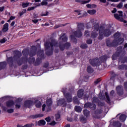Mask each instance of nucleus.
<instances>
[{"mask_svg": "<svg viewBox=\"0 0 127 127\" xmlns=\"http://www.w3.org/2000/svg\"><path fill=\"white\" fill-rule=\"evenodd\" d=\"M118 57V55L115 54L112 56V59L113 60H116L117 59V58Z\"/></svg>", "mask_w": 127, "mask_h": 127, "instance_id": "obj_41", "label": "nucleus"}, {"mask_svg": "<svg viewBox=\"0 0 127 127\" xmlns=\"http://www.w3.org/2000/svg\"><path fill=\"white\" fill-rule=\"evenodd\" d=\"M73 101L74 103H75V104H79V101H78V99H77V97H74Z\"/></svg>", "mask_w": 127, "mask_h": 127, "instance_id": "obj_42", "label": "nucleus"}, {"mask_svg": "<svg viewBox=\"0 0 127 127\" xmlns=\"http://www.w3.org/2000/svg\"><path fill=\"white\" fill-rule=\"evenodd\" d=\"M62 103V105H63V104H64L65 103V99H62V100H61L60 101H58V105H60V103Z\"/></svg>", "mask_w": 127, "mask_h": 127, "instance_id": "obj_34", "label": "nucleus"}, {"mask_svg": "<svg viewBox=\"0 0 127 127\" xmlns=\"http://www.w3.org/2000/svg\"><path fill=\"white\" fill-rule=\"evenodd\" d=\"M84 36H85V37H89V31H85L84 32Z\"/></svg>", "mask_w": 127, "mask_h": 127, "instance_id": "obj_38", "label": "nucleus"}, {"mask_svg": "<svg viewBox=\"0 0 127 127\" xmlns=\"http://www.w3.org/2000/svg\"><path fill=\"white\" fill-rule=\"evenodd\" d=\"M7 113H9V114H11V113H13V109H10L8 110Z\"/></svg>", "mask_w": 127, "mask_h": 127, "instance_id": "obj_50", "label": "nucleus"}, {"mask_svg": "<svg viewBox=\"0 0 127 127\" xmlns=\"http://www.w3.org/2000/svg\"><path fill=\"white\" fill-rule=\"evenodd\" d=\"M67 121H68V122H73V119L72 118H68Z\"/></svg>", "mask_w": 127, "mask_h": 127, "instance_id": "obj_61", "label": "nucleus"}, {"mask_svg": "<svg viewBox=\"0 0 127 127\" xmlns=\"http://www.w3.org/2000/svg\"><path fill=\"white\" fill-rule=\"evenodd\" d=\"M83 95H84V90L82 89L79 90L77 93L78 98H82V97H83Z\"/></svg>", "mask_w": 127, "mask_h": 127, "instance_id": "obj_16", "label": "nucleus"}, {"mask_svg": "<svg viewBox=\"0 0 127 127\" xmlns=\"http://www.w3.org/2000/svg\"><path fill=\"white\" fill-rule=\"evenodd\" d=\"M22 53L24 56H25L26 57H27L28 56V55L27 54V52L26 51H23Z\"/></svg>", "mask_w": 127, "mask_h": 127, "instance_id": "obj_40", "label": "nucleus"}, {"mask_svg": "<svg viewBox=\"0 0 127 127\" xmlns=\"http://www.w3.org/2000/svg\"><path fill=\"white\" fill-rule=\"evenodd\" d=\"M74 109L75 111L77 113H80L82 111V108L80 106H75Z\"/></svg>", "mask_w": 127, "mask_h": 127, "instance_id": "obj_27", "label": "nucleus"}, {"mask_svg": "<svg viewBox=\"0 0 127 127\" xmlns=\"http://www.w3.org/2000/svg\"><path fill=\"white\" fill-rule=\"evenodd\" d=\"M6 66V62H4L3 63H0V70H1L2 68H3V67H5Z\"/></svg>", "mask_w": 127, "mask_h": 127, "instance_id": "obj_26", "label": "nucleus"}, {"mask_svg": "<svg viewBox=\"0 0 127 127\" xmlns=\"http://www.w3.org/2000/svg\"><path fill=\"white\" fill-rule=\"evenodd\" d=\"M13 105H14V102H13V101L10 100L6 103V106L8 107V108H11Z\"/></svg>", "mask_w": 127, "mask_h": 127, "instance_id": "obj_15", "label": "nucleus"}, {"mask_svg": "<svg viewBox=\"0 0 127 127\" xmlns=\"http://www.w3.org/2000/svg\"><path fill=\"white\" fill-rule=\"evenodd\" d=\"M67 40V36L65 35V34H64L60 38L59 40L60 43L59 48L60 50H61L62 51H63V50L65 49V47L66 48H69V47H70V45L68 43H67L65 45H64V43H65V42H66Z\"/></svg>", "mask_w": 127, "mask_h": 127, "instance_id": "obj_2", "label": "nucleus"}, {"mask_svg": "<svg viewBox=\"0 0 127 127\" xmlns=\"http://www.w3.org/2000/svg\"><path fill=\"white\" fill-rule=\"evenodd\" d=\"M80 48H82V49H86V48H88V45H87L86 44H82L80 46Z\"/></svg>", "mask_w": 127, "mask_h": 127, "instance_id": "obj_33", "label": "nucleus"}, {"mask_svg": "<svg viewBox=\"0 0 127 127\" xmlns=\"http://www.w3.org/2000/svg\"><path fill=\"white\" fill-rule=\"evenodd\" d=\"M124 86H125V88H127V82H125Z\"/></svg>", "mask_w": 127, "mask_h": 127, "instance_id": "obj_64", "label": "nucleus"}, {"mask_svg": "<svg viewBox=\"0 0 127 127\" xmlns=\"http://www.w3.org/2000/svg\"><path fill=\"white\" fill-rule=\"evenodd\" d=\"M87 70L88 73H93V72L94 71V70L93 69V68H92V67H91V66H88Z\"/></svg>", "mask_w": 127, "mask_h": 127, "instance_id": "obj_29", "label": "nucleus"}, {"mask_svg": "<svg viewBox=\"0 0 127 127\" xmlns=\"http://www.w3.org/2000/svg\"><path fill=\"white\" fill-rule=\"evenodd\" d=\"M6 40H7L6 39L3 38V39L0 40V42L1 43H4L6 41Z\"/></svg>", "mask_w": 127, "mask_h": 127, "instance_id": "obj_43", "label": "nucleus"}, {"mask_svg": "<svg viewBox=\"0 0 127 127\" xmlns=\"http://www.w3.org/2000/svg\"><path fill=\"white\" fill-rule=\"evenodd\" d=\"M29 4V3H22V7H27Z\"/></svg>", "mask_w": 127, "mask_h": 127, "instance_id": "obj_39", "label": "nucleus"}, {"mask_svg": "<svg viewBox=\"0 0 127 127\" xmlns=\"http://www.w3.org/2000/svg\"><path fill=\"white\" fill-rule=\"evenodd\" d=\"M15 19V16H11L10 17V20H13V19Z\"/></svg>", "mask_w": 127, "mask_h": 127, "instance_id": "obj_59", "label": "nucleus"}, {"mask_svg": "<svg viewBox=\"0 0 127 127\" xmlns=\"http://www.w3.org/2000/svg\"><path fill=\"white\" fill-rule=\"evenodd\" d=\"M98 62H99L98 60H91L90 61V63L92 66H96V65H100L99 64H98Z\"/></svg>", "mask_w": 127, "mask_h": 127, "instance_id": "obj_13", "label": "nucleus"}, {"mask_svg": "<svg viewBox=\"0 0 127 127\" xmlns=\"http://www.w3.org/2000/svg\"><path fill=\"white\" fill-rule=\"evenodd\" d=\"M92 103L94 104H92L91 103H87L84 105V108H90L92 110L96 109V105L95 104H98L99 106H104V103L99 101V99L97 97H93L92 99Z\"/></svg>", "mask_w": 127, "mask_h": 127, "instance_id": "obj_4", "label": "nucleus"}, {"mask_svg": "<svg viewBox=\"0 0 127 127\" xmlns=\"http://www.w3.org/2000/svg\"><path fill=\"white\" fill-rule=\"evenodd\" d=\"M46 104H47V106H46V105L45 104H44L42 106L43 112H44V111H45V108H46V110L47 111V112H49V111H50V107H51V106L52 105V101L51 100V99H48L46 102Z\"/></svg>", "mask_w": 127, "mask_h": 127, "instance_id": "obj_8", "label": "nucleus"}, {"mask_svg": "<svg viewBox=\"0 0 127 127\" xmlns=\"http://www.w3.org/2000/svg\"><path fill=\"white\" fill-rule=\"evenodd\" d=\"M120 36H121V33H116L115 35H114V39H116V40H119V41H120V40H121V39H122V38H119Z\"/></svg>", "mask_w": 127, "mask_h": 127, "instance_id": "obj_17", "label": "nucleus"}, {"mask_svg": "<svg viewBox=\"0 0 127 127\" xmlns=\"http://www.w3.org/2000/svg\"><path fill=\"white\" fill-rule=\"evenodd\" d=\"M14 59H15V57H14V58H8V62L10 66H12V64H11L12 63V62H13Z\"/></svg>", "mask_w": 127, "mask_h": 127, "instance_id": "obj_20", "label": "nucleus"}, {"mask_svg": "<svg viewBox=\"0 0 127 127\" xmlns=\"http://www.w3.org/2000/svg\"><path fill=\"white\" fill-rule=\"evenodd\" d=\"M15 23V22L12 21L11 22V23L10 24L11 26H13V25H14Z\"/></svg>", "mask_w": 127, "mask_h": 127, "instance_id": "obj_60", "label": "nucleus"}, {"mask_svg": "<svg viewBox=\"0 0 127 127\" xmlns=\"http://www.w3.org/2000/svg\"><path fill=\"white\" fill-rule=\"evenodd\" d=\"M117 7H118V8H122V7H123V3H119Z\"/></svg>", "mask_w": 127, "mask_h": 127, "instance_id": "obj_45", "label": "nucleus"}, {"mask_svg": "<svg viewBox=\"0 0 127 127\" xmlns=\"http://www.w3.org/2000/svg\"><path fill=\"white\" fill-rule=\"evenodd\" d=\"M100 30V26L98 23H94L91 33V38H96L98 36V31Z\"/></svg>", "mask_w": 127, "mask_h": 127, "instance_id": "obj_5", "label": "nucleus"}, {"mask_svg": "<svg viewBox=\"0 0 127 127\" xmlns=\"http://www.w3.org/2000/svg\"><path fill=\"white\" fill-rule=\"evenodd\" d=\"M100 1H101V2H103L104 3H105L107 1V0H100Z\"/></svg>", "mask_w": 127, "mask_h": 127, "instance_id": "obj_62", "label": "nucleus"}, {"mask_svg": "<svg viewBox=\"0 0 127 127\" xmlns=\"http://www.w3.org/2000/svg\"><path fill=\"white\" fill-rule=\"evenodd\" d=\"M7 30H8V23H6L3 25V31H4V32H6V31H7Z\"/></svg>", "mask_w": 127, "mask_h": 127, "instance_id": "obj_19", "label": "nucleus"}, {"mask_svg": "<svg viewBox=\"0 0 127 127\" xmlns=\"http://www.w3.org/2000/svg\"><path fill=\"white\" fill-rule=\"evenodd\" d=\"M43 114H37L32 116L33 119H37V118H42L43 117Z\"/></svg>", "mask_w": 127, "mask_h": 127, "instance_id": "obj_25", "label": "nucleus"}, {"mask_svg": "<svg viewBox=\"0 0 127 127\" xmlns=\"http://www.w3.org/2000/svg\"><path fill=\"white\" fill-rule=\"evenodd\" d=\"M114 125L117 127H122V124L120 122H115Z\"/></svg>", "mask_w": 127, "mask_h": 127, "instance_id": "obj_30", "label": "nucleus"}, {"mask_svg": "<svg viewBox=\"0 0 127 127\" xmlns=\"http://www.w3.org/2000/svg\"><path fill=\"white\" fill-rule=\"evenodd\" d=\"M127 119V116L126 115H121L120 117V120L121 122H125Z\"/></svg>", "mask_w": 127, "mask_h": 127, "instance_id": "obj_23", "label": "nucleus"}, {"mask_svg": "<svg viewBox=\"0 0 127 127\" xmlns=\"http://www.w3.org/2000/svg\"><path fill=\"white\" fill-rule=\"evenodd\" d=\"M15 107L16 109H19V108H20V104H16Z\"/></svg>", "mask_w": 127, "mask_h": 127, "instance_id": "obj_55", "label": "nucleus"}, {"mask_svg": "<svg viewBox=\"0 0 127 127\" xmlns=\"http://www.w3.org/2000/svg\"><path fill=\"white\" fill-rule=\"evenodd\" d=\"M116 91H117V93L119 95L123 94V86H119L116 88Z\"/></svg>", "mask_w": 127, "mask_h": 127, "instance_id": "obj_14", "label": "nucleus"}, {"mask_svg": "<svg viewBox=\"0 0 127 127\" xmlns=\"http://www.w3.org/2000/svg\"><path fill=\"white\" fill-rule=\"evenodd\" d=\"M56 121H59V119H60V114H57L55 115Z\"/></svg>", "mask_w": 127, "mask_h": 127, "instance_id": "obj_35", "label": "nucleus"}, {"mask_svg": "<svg viewBox=\"0 0 127 127\" xmlns=\"http://www.w3.org/2000/svg\"><path fill=\"white\" fill-rule=\"evenodd\" d=\"M60 26H61V25H57L55 26V28H59V27H60Z\"/></svg>", "mask_w": 127, "mask_h": 127, "instance_id": "obj_63", "label": "nucleus"}, {"mask_svg": "<svg viewBox=\"0 0 127 127\" xmlns=\"http://www.w3.org/2000/svg\"><path fill=\"white\" fill-rule=\"evenodd\" d=\"M86 6L88 8H96V7H97V5L95 4H86Z\"/></svg>", "mask_w": 127, "mask_h": 127, "instance_id": "obj_21", "label": "nucleus"}, {"mask_svg": "<svg viewBox=\"0 0 127 127\" xmlns=\"http://www.w3.org/2000/svg\"><path fill=\"white\" fill-rule=\"evenodd\" d=\"M35 104L36 108H40L41 107V102L38 100H35Z\"/></svg>", "mask_w": 127, "mask_h": 127, "instance_id": "obj_22", "label": "nucleus"}, {"mask_svg": "<svg viewBox=\"0 0 127 127\" xmlns=\"http://www.w3.org/2000/svg\"><path fill=\"white\" fill-rule=\"evenodd\" d=\"M36 53L34 51H32L31 52L30 54V56H34V55H35Z\"/></svg>", "mask_w": 127, "mask_h": 127, "instance_id": "obj_49", "label": "nucleus"}, {"mask_svg": "<svg viewBox=\"0 0 127 127\" xmlns=\"http://www.w3.org/2000/svg\"><path fill=\"white\" fill-rule=\"evenodd\" d=\"M118 12L119 14L115 13L114 15L115 18H116V19H117V20H120L122 22L127 23V21L124 20V18H123V11H118Z\"/></svg>", "mask_w": 127, "mask_h": 127, "instance_id": "obj_9", "label": "nucleus"}, {"mask_svg": "<svg viewBox=\"0 0 127 127\" xmlns=\"http://www.w3.org/2000/svg\"><path fill=\"white\" fill-rule=\"evenodd\" d=\"M84 29V24H78V30L74 32V35L76 36V37H81L83 34L81 32V30H83Z\"/></svg>", "mask_w": 127, "mask_h": 127, "instance_id": "obj_7", "label": "nucleus"}, {"mask_svg": "<svg viewBox=\"0 0 127 127\" xmlns=\"http://www.w3.org/2000/svg\"><path fill=\"white\" fill-rule=\"evenodd\" d=\"M33 104V101L31 100H27L24 102V106L26 108H29Z\"/></svg>", "mask_w": 127, "mask_h": 127, "instance_id": "obj_12", "label": "nucleus"}, {"mask_svg": "<svg viewBox=\"0 0 127 127\" xmlns=\"http://www.w3.org/2000/svg\"><path fill=\"white\" fill-rule=\"evenodd\" d=\"M45 121L47 122V123L50 122V121H51V119H50V117H48L45 118Z\"/></svg>", "mask_w": 127, "mask_h": 127, "instance_id": "obj_46", "label": "nucleus"}, {"mask_svg": "<svg viewBox=\"0 0 127 127\" xmlns=\"http://www.w3.org/2000/svg\"><path fill=\"white\" fill-rule=\"evenodd\" d=\"M39 124H40V125H42L43 126H45V125L46 124V122H45V121L44 120H40L39 121Z\"/></svg>", "mask_w": 127, "mask_h": 127, "instance_id": "obj_31", "label": "nucleus"}, {"mask_svg": "<svg viewBox=\"0 0 127 127\" xmlns=\"http://www.w3.org/2000/svg\"><path fill=\"white\" fill-rule=\"evenodd\" d=\"M63 93L65 97V99L68 103H70L72 102V96L70 93H67L65 94V91H63Z\"/></svg>", "mask_w": 127, "mask_h": 127, "instance_id": "obj_10", "label": "nucleus"}, {"mask_svg": "<svg viewBox=\"0 0 127 127\" xmlns=\"http://www.w3.org/2000/svg\"><path fill=\"white\" fill-rule=\"evenodd\" d=\"M112 33L111 29H105L104 26H101L99 27V35L98 38L99 40H102L104 37H108L110 36V35Z\"/></svg>", "mask_w": 127, "mask_h": 127, "instance_id": "obj_3", "label": "nucleus"}, {"mask_svg": "<svg viewBox=\"0 0 127 127\" xmlns=\"http://www.w3.org/2000/svg\"><path fill=\"white\" fill-rule=\"evenodd\" d=\"M45 47L46 48V54L47 55H51L52 54V52L50 53L48 52V50H50L51 48L52 50L53 49H56L58 48V44L55 40H52L50 44L48 42H47L45 44Z\"/></svg>", "mask_w": 127, "mask_h": 127, "instance_id": "obj_1", "label": "nucleus"}, {"mask_svg": "<svg viewBox=\"0 0 127 127\" xmlns=\"http://www.w3.org/2000/svg\"><path fill=\"white\" fill-rule=\"evenodd\" d=\"M112 13H116L117 12V8H114V9L112 11Z\"/></svg>", "mask_w": 127, "mask_h": 127, "instance_id": "obj_54", "label": "nucleus"}, {"mask_svg": "<svg viewBox=\"0 0 127 127\" xmlns=\"http://www.w3.org/2000/svg\"><path fill=\"white\" fill-rule=\"evenodd\" d=\"M47 4H48V2H47L46 1H43L41 3V5H47Z\"/></svg>", "mask_w": 127, "mask_h": 127, "instance_id": "obj_36", "label": "nucleus"}, {"mask_svg": "<svg viewBox=\"0 0 127 127\" xmlns=\"http://www.w3.org/2000/svg\"><path fill=\"white\" fill-rule=\"evenodd\" d=\"M34 8H35V7H34V6H33V7H29L28 8L27 10H28V11H29L30 10H33V9H34Z\"/></svg>", "mask_w": 127, "mask_h": 127, "instance_id": "obj_51", "label": "nucleus"}, {"mask_svg": "<svg viewBox=\"0 0 127 127\" xmlns=\"http://www.w3.org/2000/svg\"><path fill=\"white\" fill-rule=\"evenodd\" d=\"M32 21L34 23H37V22H38V19L32 20Z\"/></svg>", "mask_w": 127, "mask_h": 127, "instance_id": "obj_57", "label": "nucleus"}, {"mask_svg": "<svg viewBox=\"0 0 127 127\" xmlns=\"http://www.w3.org/2000/svg\"><path fill=\"white\" fill-rule=\"evenodd\" d=\"M107 1H111L112 2H118L120 0H107Z\"/></svg>", "mask_w": 127, "mask_h": 127, "instance_id": "obj_44", "label": "nucleus"}, {"mask_svg": "<svg viewBox=\"0 0 127 127\" xmlns=\"http://www.w3.org/2000/svg\"><path fill=\"white\" fill-rule=\"evenodd\" d=\"M34 61H35V59H32V60H30L29 63H32V62H34Z\"/></svg>", "mask_w": 127, "mask_h": 127, "instance_id": "obj_56", "label": "nucleus"}, {"mask_svg": "<svg viewBox=\"0 0 127 127\" xmlns=\"http://www.w3.org/2000/svg\"><path fill=\"white\" fill-rule=\"evenodd\" d=\"M3 9H4V7H0V11H3Z\"/></svg>", "mask_w": 127, "mask_h": 127, "instance_id": "obj_58", "label": "nucleus"}, {"mask_svg": "<svg viewBox=\"0 0 127 127\" xmlns=\"http://www.w3.org/2000/svg\"><path fill=\"white\" fill-rule=\"evenodd\" d=\"M126 62H127V58H124L122 61V63H126Z\"/></svg>", "mask_w": 127, "mask_h": 127, "instance_id": "obj_52", "label": "nucleus"}, {"mask_svg": "<svg viewBox=\"0 0 127 127\" xmlns=\"http://www.w3.org/2000/svg\"><path fill=\"white\" fill-rule=\"evenodd\" d=\"M96 12H97V11L95 9L87 10V13H89V14H90V15H94Z\"/></svg>", "mask_w": 127, "mask_h": 127, "instance_id": "obj_18", "label": "nucleus"}, {"mask_svg": "<svg viewBox=\"0 0 127 127\" xmlns=\"http://www.w3.org/2000/svg\"><path fill=\"white\" fill-rule=\"evenodd\" d=\"M50 126H55L56 125V122L55 121H53L50 123Z\"/></svg>", "mask_w": 127, "mask_h": 127, "instance_id": "obj_53", "label": "nucleus"}, {"mask_svg": "<svg viewBox=\"0 0 127 127\" xmlns=\"http://www.w3.org/2000/svg\"><path fill=\"white\" fill-rule=\"evenodd\" d=\"M100 82H101V79H97L96 80H95L94 81V83H95V85H97V84H99V83H100Z\"/></svg>", "mask_w": 127, "mask_h": 127, "instance_id": "obj_47", "label": "nucleus"}, {"mask_svg": "<svg viewBox=\"0 0 127 127\" xmlns=\"http://www.w3.org/2000/svg\"><path fill=\"white\" fill-rule=\"evenodd\" d=\"M83 114L85 117H88L90 116V112L88 110H84L83 111Z\"/></svg>", "mask_w": 127, "mask_h": 127, "instance_id": "obj_28", "label": "nucleus"}, {"mask_svg": "<svg viewBox=\"0 0 127 127\" xmlns=\"http://www.w3.org/2000/svg\"><path fill=\"white\" fill-rule=\"evenodd\" d=\"M92 42H93V41H92V40H91V39L87 40V44H92Z\"/></svg>", "mask_w": 127, "mask_h": 127, "instance_id": "obj_48", "label": "nucleus"}, {"mask_svg": "<svg viewBox=\"0 0 127 127\" xmlns=\"http://www.w3.org/2000/svg\"><path fill=\"white\" fill-rule=\"evenodd\" d=\"M123 42H124V39H120V41L114 39L113 41L111 44L107 42V45L109 47H116L118 46V45L122 44Z\"/></svg>", "mask_w": 127, "mask_h": 127, "instance_id": "obj_6", "label": "nucleus"}, {"mask_svg": "<svg viewBox=\"0 0 127 127\" xmlns=\"http://www.w3.org/2000/svg\"><path fill=\"white\" fill-rule=\"evenodd\" d=\"M17 63L19 66H20L22 64V60H19V58L17 59Z\"/></svg>", "mask_w": 127, "mask_h": 127, "instance_id": "obj_32", "label": "nucleus"}, {"mask_svg": "<svg viewBox=\"0 0 127 127\" xmlns=\"http://www.w3.org/2000/svg\"><path fill=\"white\" fill-rule=\"evenodd\" d=\"M38 56L39 57V58H38V59H37V62H38L39 60L43 59V57L44 56V55L43 54V51H39V52L38 53Z\"/></svg>", "mask_w": 127, "mask_h": 127, "instance_id": "obj_11", "label": "nucleus"}, {"mask_svg": "<svg viewBox=\"0 0 127 127\" xmlns=\"http://www.w3.org/2000/svg\"><path fill=\"white\" fill-rule=\"evenodd\" d=\"M105 96L106 97L107 100L108 101V103H110V97H109V94H108L107 92L105 93Z\"/></svg>", "mask_w": 127, "mask_h": 127, "instance_id": "obj_37", "label": "nucleus"}, {"mask_svg": "<svg viewBox=\"0 0 127 127\" xmlns=\"http://www.w3.org/2000/svg\"><path fill=\"white\" fill-rule=\"evenodd\" d=\"M76 2H83V3H89L91 1V0H88L84 1V0H75Z\"/></svg>", "mask_w": 127, "mask_h": 127, "instance_id": "obj_24", "label": "nucleus"}]
</instances>
